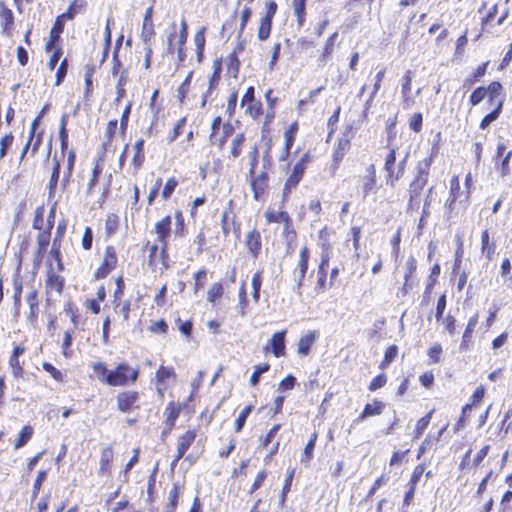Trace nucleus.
Returning a JSON list of instances; mask_svg holds the SVG:
<instances>
[{"label": "nucleus", "instance_id": "obj_1", "mask_svg": "<svg viewBox=\"0 0 512 512\" xmlns=\"http://www.w3.org/2000/svg\"><path fill=\"white\" fill-rule=\"evenodd\" d=\"M432 162V156H428L419 161L416 166L417 174L409 187V206L411 208L419 207V197L428 182L429 170Z\"/></svg>", "mask_w": 512, "mask_h": 512}, {"label": "nucleus", "instance_id": "obj_2", "mask_svg": "<svg viewBox=\"0 0 512 512\" xmlns=\"http://www.w3.org/2000/svg\"><path fill=\"white\" fill-rule=\"evenodd\" d=\"M138 375V369H134L126 363H121L114 370H110L106 378H100V381L109 386H126L129 382L135 383Z\"/></svg>", "mask_w": 512, "mask_h": 512}, {"label": "nucleus", "instance_id": "obj_3", "mask_svg": "<svg viewBox=\"0 0 512 512\" xmlns=\"http://www.w3.org/2000/svg\"><path fill=\"white\" fill-rule=\"evenodd\" d=\"M309 160L308 154L302 155L299 161L294 165L292 173L287 178L284 186V195L288 194L292 189L296 188L303 177L306 164Z\"/></svg>", "mask_w": 512, "mask_h": 512}, {"label": "nucleus", "instance_id": "obj_4", "mask_svg": "<svg viewBox=\"0 0 512 512\" xmlns=\"http://www.w3.org/2000/svg\"><path fill=\"white\" fill-rule=\"evenodd\" d=\"M265 217L268 223L283 224L284 234L287 238H289L290 235L295 236V231L292 229V220L287 212L269 208L265 213Z\"/></svg>", "mask_w": 512, "mask_h": 512}, {"label": "nucleus", "instance_id": "obj_5", "mask_svg": "<svg viewBox=\"0 0 512 512\" xmlns=\"http://www.w3.org/2000/svg\"><path fill=\"white\" fill-rule=\"evenodd\" d=\"M139 393L136 391H125L117 396V406L121 412L127 413L132 409L139 408Z\"/></svg>", "mask_w": 512, "mask_h": 512}, {"label": "nucleus", "instance_id": "obj_6", "mask_svg": "<svg viewBox=\"0 0 512 512\" xmlns=\"http://www.w3.org/2000/svg\"><path fill=\"white\" fill-rule=\"evenodd\" d=\"M413 73L407 70L401 78L402 105L404 109H410L415 104V99L411 97V84Z\"/></svg>", "mask_w": 512, "mask_h": 512}, {"label": "nucleus", "instance_id": "obj_7", "mask_svg": "<svg viewBox=\"0 0 512 512\" xmlns=\"http://www.w3.org/2000/svg\"><path fill=\"white\" fill-rule=\"evenodd\" d=\"M117 265V256L113 247H107L102 265L96 272L97 278L106 277Z\"/></svg>", "mask_w": 512, "mask_h": 512}, {"label": "nucleus", "instance_id": "obj_8", "mask_svg": "<svg viewBox=\"0 0 512 512\" xmlns=\"http://www.w3.org/2000/svg\"><path fill=\"white\" fill-rule=\"evenodd\" d=\"M268 187V175L265 172H261L255 176L251 181V189L253 191V197L256 201H260L266 192Z\"/></svg>", "mask_w": 512, "mask_h": 512}, {"label": "nucleus", "instance_id": "obj_9", "mask_svg": "<svg viewBox=\"0 0 512 512\" xmlns=\"http://www.w3.org/2000/svg\"><path fill=\"white\" fill-rule=\"evenodd\" d=\"M318 337L319 334L317 331H310L301 337L297 345V353L302 357L307 356L310 352V348L314 345Z\"/></svg>", "mask_w": 512, "mask_h": 512}, {"label": "nucleus", "instance_id": "obj_10", "mask_svg": "<svg viewBox=\"0 0 512 512\" xmlns=\"http://www.w3.org/2000/svg\"><path fill=\"white\" fill-rule=\"evenodd\" d=\"M196 431L188 430L178 438L177 442V459H181L196 438Z\"/></svg>", "mask_w": 512, "mask_h": 512}, {"label": "nucleus", "instance_id": "obj_11", "mask_svg": "<svg viewBox=\"0 0 512 512\" xmlns=\"http://www.w3.org/2000/svg\"><path fill=\"white\" fill-rule=\"evenodd\" d=\"M152 15L153 7H149L144 15L143 26L141 31V39L145 44H148L154 35Z\"/></svg>", "mask_w": 512, "mask_h": 512}, {"label": "nucleus", "instance_id": "obj_12", "mask_svg": "<svg viewBox=\"0 0 512 512\" xmlns=\"http://www.w3.org/2000/svg\"><path fill=\"white\" fill-rule=\"evenodd\" d=\"M245 243L252 256L257 258L262 247L260 232L256 229L250 231L246 236Z\"/></svg>", "mask_w": 512, "mask_h": 512}, {"label": "nucleus", "instance_id": "obj_13", "mask_svg": "<svg viewBox=\"0 0 512 512\" xmlns=\"http://www.w3.org/2000/svg\"><path fill=\"white\" fill-rule=\"evenodd\" d=\"M417 269V261L413 256H409L405 264L404 285L401 289L406 294L408 289L413 286V274Z\"/></svg>", "mask_w": 512, "mask_h": 512}, {"label": "nucleus", "instance_id": "obj_14", "mask_svg": "<svg viewBox=\"0 0 512 512\" xmlns=\"http://www.w3.org/2000/svg\"><path fill=\"white\" fill-rule=\"evenodd\" d=\"M328 263H329V257L327 256V254H325L322 257V260H321L319 268H318V280H317V286L315 288L317 293H323L330 287V286H327V284H326V276H327L326 267L328 266Z\"/></svg>", "mask_w": 512, "mask_h": 512}, {"label": "nucleus", "instance_id": "obj_15", "mask_svg": "<svg viewBox=\"0 0 512 512\" xmlns=\"http://www.w3.org/2000/svg\"><path fill=\"white\" fill-rule=\"evenodd\" d=\"M285 336L286 330L276 332L273 334L270 344L272 346L273 354L275 357H281L285 355Z\"/></svg>", "mask_w": 512, "mask_h": 512}, {"label": "nucleus", "instance_id": "obj_16", "mask_svg": "<svg viewBox=\"0 0 512 512\" xmlns=\"http://www.w3.org/2000/svg\"><path fill=\"white\" fill-rule=\"evenodd\" d=\"M376 185V171L373 164L369 165L366 170V175L362 178V189L364 197H367L369 193L375 188Z\"/></svg>", "mask_w": 512, "mask_h": 512}, {"label": "nucleus", "instance_id": "obj_17", "mask_svg": "<svg viewBox=\"0 0 512 512\" xmlns=\"http://www.w3.org/2000/svg\"><path fill=\"white\" fill-rule=\"evenodd\" d=\"M171 230V217L166 216L161 221L157 222L155 225V231L158 237V240L165 244L166 239L168 238Z\"/></svg>", "mask_w": 512, "mask_h": 512}, {"label": "nucleus", "instance_id": "obj_18", "mask_svg": "<svg viewBox=\"0 0 512 512\" xmlns=\"http://www.w3.org/2000/svg\"><path fill=\"white\" fill-rule=\"evenodd\" d=\"M385 405L383 402L374 400L373 403H368L365 405L363 411L358 416L357 421H362L369 416L380 415L384 409Z\"/></svg>", "mask_w": 512, "mask_h": 512}, {"label": "nucleus", "instance_id": "obj_19", "mask_svg": "<svg viewBox=\"0 0 512 512\" xmlns=\"http://www.w3.org/2000/svg\"><path fill=\"white\" fill-rule=\"evenodd\" d=\"M174 375V369L172 367L160 366L156 372V380L159 384L158 393L162 396L166 390V386H162L168 379Z\"/></svg>", "mask_w": 512, "mask_h": 512}, {"label": "nucleus", "instance_id": "obj_20", "mask_svg": "<svg viewBox=\"0 0 512 512\" xmlns=\"http://www.w3.org/2000/svg\"><path fill=\"white\" fill-rule=\"evenodd\" d=\"M0 20L3 32L9 34L14 24V15L11 9L1 6L0 8Z\"/></svg>", "mask_w": 512, "mask_h": 512}, {"label": "nucleus", "instance_id": "obj_21", "mask_svg": "<svg viewBox=\"0 0 512 512\" xmlns=\"http://www.w3.org/2000/svg\"><path fill=\"white\" fill-rule=\"evenodd\" d=\"M459 193H460L459 177L453 176L450 181V195L445 204V206L448 208L449 211L453 210V205L456 202Z\"/></svg>", "mask_w": 512, "mask_h": 512}, {"label": "nucleus", "instance_id": "obj_22", "mask_svg": "<svg viewBox=\"0 0 512 512\" xmlns=\"http://www.w3.org/2000/svg\"><path fill=\"white\" fill-rule=\"evenodd\" d=\"M396 162V150L392 148L389 152V154L386 157L384 169L388 175L387 183L391 185V180L394 178V173L396 170L395 166Z\"/></svg>", "mask_w": 512, "mask_h": 512}, {"label": "nucleus", "instance_id": "obj_23", "mask_svg": "<svg viewBox=\"0 0 512 512\" xmlns=\"http://www.w3.org/2000/svg\"><path fill=\"white\" fill-rule=\"evenodd\" d=\"M245 142V135L243 133L237 134L231 142L230 158H238L242 152V147Z\"/></svg>", "mask_w": 512, "mask_h": 512}, {"label": "nucleus", "instance_id": "obj_24", "mask_svg": "<svg viewBox=\"0 0 512 512\" xmlns=\"http://www.w3.org/2000/svg\"><path fill=\"white\" fill-rule=\"evenodd\" d=\"M330 234H331V232L326 227L321 229L319 232L320 246L322 248L321 258L325 254H327V256L330 258V251L332 248V245L329 241Z\"/></svg>", "mask_w": 512, "mask_h": 512}, {"label": "nucleus", "instance_id": "obj_25", "mask_svg": "<svg viewBox=\"0 0 512 512\" xmlns=\"http://www.w3.org/2000/svg\"><path fill=\"white\" fill-rule=\"evenodd\" d=\"M86 6L85 0H74L68 10L63 13L61 16H64V19L72 20L78 13L82 12Z\"/></svg>", "mask_w": 512, "mask_h": 512}, {"label": "nucleus", "instance_id": "obj_26", "mask_svg": "<svg viewBox=\"0 0 512 512\" xmlns=\"http://www.w3.org/2000/svg\"><path fill=\"white\" fill-rule=\"evenodd\" d=\"M32 435H33V428L29 425L24 426L21 429L17 439L14 442V448L19 449V448L23 447L24 445H26V443L31 439Z\"/></svg>", "mask_w": 512, "mask_h": 512}, {"label": "nucleus", "instance_id": "obj_27", "mask_svg": "<svg viewBox=\"0 0 512 512\" xmlns=\"http://www.w3.org/2000/svg\"><path fill=\"white\" fill-rule=\"evenodd\" d=\"M272 28V20L269 17H262L260 20V25L258 29V39L260 41H265L269 38L270 32Z\"/></svg>", "mask_w": 512, "mask_h": 512}, {"label": "nucleus", "instance_id": "obj_28", "mask_svg": "<svg viewBox=\"0 0 512 512\" xmlns=\"http://www.w3.org/2000/svg\"><path fill=\"white\" fill-rule=\"evenodd\" d=\"M180 489L181 485L179 483H173L172 489L169 492L167 512H175V509L178 504Z\"/></svg>", "mask_w": 512, "mask_h": 512}, {"label": "nucleus", "instance_id": "obj_29", "mask_svg": "<svg viewBox=\"0 0 512 512\" xmlns=\"http://www.w3.org/2000/svg\"><path fill=\"white\" fill-rule=\"evenodd\" d=\"M113 460V450L111 447H105L101 451V459H100V472L105 474L108 472L109 464Z\"/></svg>", "mask_w": 512, "mask_h": 512}, {"label": "nucleus", "instance_id": "obj_30", "mask_svg": "<svg viewBox=\"0 0 512 512\" xmlns=\"http://www.w3.org/2000/svg\"><path fill=\"white\" fill-rule=\"evenodd\" d=\"M481 244L482 253L485 254L488 259H490L495 252V244L490 242V237L487 230L482 232Z\"/></svg>", "mask_w": 512, "mask_h": 512}, {"label": "nucleus", "instance_id": "obj_31", "mask_svg": "<svg viewBox=\"0 0 512 512\" xmlns=\"http://www.w3.org/2000/svg\"><path fill=\"white\" fill-rule=\"evenodd\" d=\"M316 441H317V433L314 432L311 435L308 443L306 444V446L304 448L303 456L301 458L302 463H307L313 458V451L315 449Z\"/></svg>", "mask_w": 512, "mask_h": 512}, {"label": "nucleus", "instance_id": "obj_32", "mask_svg": "<svg viewBox=\"0 0 512 512\" xmlns=\"http://www.w3.org/2000/svg\"><path fill=\"white\" fill-rule=\"evenodd\" d=\"M144 142V139H139L133 146L135 153L132 159V163L136 167H140L144 161Z\"/></svg>", "mask_w": 512, "mask_h": 512}, {"label": "nucleus", "instance_id": "obj_33", "mask_svg": "<svg viewBox=\"0 0 512 512\" xmlns=\"http://www.w3.org/2000/svg\"><path fill=\"white\" fill-rule=\"evenodd\" d=\"M502 100H498L497 107L489 114H487L480 123L481 129H486L493 121H495L501 112L502 109Z\"/></svg>", "mask_w": 512, "mask_h": 512}, {"label": "nucleus", "instance_id": "obj_34", "mask_svg": "<svg viewBox=\"0 0 512 512\" xmlns=\"http://www.w3.org/2000/svg\"><path fill=\"white\" fill-rule=\"evenodd\" d=\"M434 201H435V198H434V187L431 186L428 189L427 194H426L425 199H424L422 217L420 219V222H423L425 218L430 216V207H431V204Z\"/></svg>", "mask_w": 512, "mask_h": 512}, {"label": "nucleus", "instance_id": "obj_35", "mask_svg": "<svg viewBox=\"0 0 512 512\" xmlns=\"http://www.w3.org/2000/svg\"><path fill=\"white\" fill-rule=\"evenodd\" d=\"M220 72H221V68L219 66L215 67V70L209 79V87H208L207 91L203 94L201 107H205V105L207 103V98H208L209 94L211 93V90L214 88V86L218 83V81L220 79Z\"/></svg>", "mask_w": 512, "mask_h": 512}, {"label": "nucleus", "instance_id": "obj_36", "mask_svg": "<svg viewBox=\"0 0 512 512\" xmlns=\"http://www.w3.org/2000/svg\"><path fill=\"white\" fill-rule=\"evenodd\" d=\"M434 411L432 409L427 415L418 420L415 429V439H418L429 426Z\"/></svg>", "mask_w": 512, "mask_h": 512}, {"label": "nucleus", "instance_id": "obj_37", "mask_svg": "<svg viewBox=\"0 0 512 512\" xmlns=\"http://www.w3.org/2000/svg\"><path fill=\"white\" fill-rule=\"evenodd\" d=\"M54 161L55 163L49 181V196H52L54 194L60 174V164L59 161L56 159V156H54Z\"/></svg>", "mask_w": 512, "mask_h": 512}, {"label": "nucleus", "instance_id": "obj_38", "mask_svg": "<svg viewBox=\"0 0 512 512\" xmlns=\"http://www.w3.org/2000/svg\"><path fill=\"white\" fill-rule=\"evenodd\" d=\"M292 6L298 23L302 25L305 18L306 0H293Z\"/></svg>", "mask_w": 512, "mask_h": 512}, {"label": "nucleus", "instance_id": "obj_39", "mask_svg": "<svg viewBox=\"0 0 512 512\" xmlns=\"http://www.w3.org/2000/svg\"><path fill=\"white\" fill-rule=\"evenodd\" d=\"M127 72L124 70L121 72L120 74V77L118 79V83H117V86H116V93H117V97L115 99V103L116 104H119L121 99L125 96V89H124V86L125 84L127 83Z\"/></svg>", "mask_w": 512, "mask_h": 512}, {"label": "nucleus", "instance_id": "obj_40", "mask_svg": "<svg viewBox=\"0 0 512 512\" xmlns=\"http://www.w3.org/2000/svg\"><path fill=\"white\" fill-rule=\"evenodd\" d=\"M270 369V365L268 363L265 364H258L254 366V372L252 373L250 377V384L252 386H256L259 383L260 376L267 372Z\"/></svg>", "mask_w": 512, "mask_h": 512}, {"label": "nucleus", "instance_id": "obj_41", "mask_svg": "<svg viewBox=\"0 0 512 512\" xmlns=\"http://www.w3.org/2000/svg\"><path fill=\"white\" fill-rule=\"evenodd\" d=\"M397 354L398 347L396 345L389 346L385 351L384 359L380 364V368L384 369L385 367L389 366L394 361Z\"/></svg>", "mask_w": 512, "mask_h": 512}, {"label": "nucleus", "instance_id": "obj_42", "mask_svg": "<svg viewBox=\"0 0 512 512\" xmlns=\"http://www.w3.org/2000/svg\"><path fill=\"white\" fill-rule=\"evenodd\" d=\"M65 25V19L64 16H58L56 18V21L50 31L49 37L52 38V40H58L60 38L61 33L64 30Z\"/></svg>", "mask_w": 512, "mask_h": 512}, {"label": "nucleus", "instance_id": "obj_43", "mask_svg": "<svg viewBox=\"0 0 512 512\" xmlns=\"http://www.w3.org/2000/svg\"><path fill=\"white\" fill-rule=\"evenodd\" d=\"M46 285L48 288L60 293L63 288V279L61 276L52 273L48 276Z\"/></svg>", "mask_w": 512, "mask_h": 512}, {"label": "nucleus", "instance_id": "obj_44", "mask_svg": "<svg viewBox=\"0 0 512 512\" xmlns=\"http://www.w3.org/2000/svg\"><path fill=\"white\" fill-rule=\"evenodd\" d=\"M205 30V27L201 28L199 31L196 32L194 36V43L197 49L198 57L202 56L205 47Z\"/></svg>", "mask_w": 512, "mask_h": 512}, {"label": "nucleus", "instance_id": "obj_45", "mask_svg": "<svg viewBox=\"0 0 512 512\" xmlns=\"http://www.w3.org/2000/svg\"><path fill=\"white\" fill-rule=\"evenodd\" d=\"M310 253L307 246L300 250L299 261L295 270L307 271Z\"/></svg>", "mask_w": 512, "mask_h": 512}, {"label": "nucleus", "instance_id": "obj_46", "mask_svg": "<svg viewBox=\"0 0 512 512\" xmlns=\"http://www.w3.org/2000/svg\"><path fill=\"white\" fill-rule=\"evenodd\" d=\"M348 148H349V141L348 140H339L337 148H336V150L334 152V156H333L334 157V161L336 163L340 162L343 159V157H344L346 151L348 150Z\"/></svg>", "mask_w": 512, "mask_h": 512}, {"label": "nucleus", "instance_id": "obj_47", "mask_svg": "<svg viewBox=\"0 0 512 512\" xmlns=\"http://www.w3.org/2000/svg\"><path fill=\"white\" fill-rule=\"evenodd\" d=\"M252 412V406H246L239 414L238 418L236 419V432H240L242 428L245 425L246 419L249 416V414Z\"/></svg>", "mask_w": 512, "mask_h": 512}, {"label": "nucleus", "instance_id": "obj_48", "mask_svg": "<svg viewBox=\"0 0 512 512\" xmlns=\"http://www.w3.org/2000/svg\"><path fill=\"white\" fill-rule=\"evenodd\" d=\"M477 324H478V314H475L468 321L467 327L463 334V344H465L471 338L472 333L474 332V329Z\"/></svg>", "mask_w": 512, "mask_h": 512}, {"label": "nucleus", "instance_id": "obj_49", "mask_svg": "<svg viewBox=\"0 0 512 512\" xmlns=\"http://www.w3.org/2000/svg\"><path fill=\"white\" fill-rule=\"evenodd\" d=\"M223 294V286L221 283H214L208 291L207 300L214 303L217 298Z\"/></svg>", "mask_w": 512, "mask_h": 512}, {"label": "nucleus", "instance_id": "obj_50", "mask_svg": "<svg viewBox=\"0 0 512 512\" xmlns=\"http://www.w3.org/2000/svg\"><path fill=\"white\" fill-rule=\"evenodd\" d=\"M118 216L115 214H110L107 216L105 221V229L108 235H112L116 232L118 227Z\"/></svg>", "mask_w": 512, "mask_h": 512}, {"label": "nucleus", "instance_id": "obj_51", "mask_svg": "<svg viewBox=\"0 0 512 512\" xmlns=\"http://www.w3.org/2000/svg\"><path fill=\"white\" fill-rule=\"evenodd\" d=\"M45 208L44 206H39L36 208L33 218V228L42 230L43 229V218H44Z\"/></svg>", "mask_w": 512, "mask_h": 512}, {"label": "nucleus", "instance_id": "obj_52", "mask_svg": "<svg viewBox=\"0 0 512 512\" xmlns=\"http://www.w3.org/2000/svg\"><path fill=\"white\" fill-rule=\"evenodd\" d=\"M51 230L42 229V231L37 236V244L40 250H45L50 242V233Z\"/></svg>", "mask_w": 512, "mask_h": 512}, {"label": "nucleus", "instance_id": "obj_53", "mask_svg": "<svg viewBox=\"0 0 512 512\" xmlns=\"http://www.w3.org/2000/svg\"><path fill=\"white\" fill-rule=\"evenodd\" d=\"M14 137L11 133L6 134L0 140V159L4 158L8 148L12 145Z\"/></svg>", "mask_w": 512, "mask_h": 512}, {"label": "nucleus", "instance_id": "obj_54", "mask_svg": "<svg viewBox=\"0 0 512 512\" xmlns=\"http://www.w3.org/2000/svg\"><path fill=\"white\" fill-rule=\"evenodd\" d=\"M487 90L484 87H478L476 88L471 96H470V102L473 106L479 104L486 96Z\"/></svg>", "mask_w": 512, "mask_h": 512}, {"label": "nucleus", "instance_id": "obj_55", "mask_svg": "<svg viewBox=\"0 0 512 512\" xmlns=\"http://www.w3.org/2000/svg\"><path fill=\"white\" fill-rule=\"evenodd\" d=\"M423 116L421 113H414L409 120V127L418 133L422 130Z\"/></svg>", "mask_w": 512, "mask_h": 512}, {"label": "nucleus", "instance_id": "obj_56", "mask_svg": "<svg viewBox=\"0 0 512 512\" xmlns=\"http://www.w3.org/2000/svg\"><path fill=\"white\" fill-rule=\"evenodd\" d=\"M177 185L178 181L175 178H169L162 191V198L167 200L172 195Z\"/></svg>", "mask_w": 512, "mask_h": 512}, {"label": "nucleus", "instance_id": "obj_57", "mask_svg": "<svg viewBox=\"0 0 512 512\" xmlns=\"http://www.w3.org/2000/svg\"><path fill=\"white\" fill-rule=\"evenodd\" d=\"M408 156H409V153H407L405 155V157L398 163L395 173H394V178H393V180H391L392 187L403 176Z\"/></svg>", "mask_w": 512, "mask_h": 512}, {"label": "nucleus", "instance_id": "obj_58", "mask_svg": "<svg viewBox=\"0 0 512 512\" xmlns=\"http://www.w3.org/2000/svg\"><path fill=\"white\" fill-rule=\"evenodd\" d=\"M306 273H307V271H301V270H294V272H293L294 282H295L294 291L297 294H301V287L303 285V281H304Z\"/></svg>", "mask_w": 512, "mask_h": 512}, {"label": "nucleus", "instance_id": "obj_59", "mask_svg": "<svg viewBox=\"0 0 512 512\" xmlns=\"http://www.w3.org/2000/svg\"><path fill=\"white\" fill-rule=\"evenodd\" d=\"M245 106H247L246 112L253 118L258 117L262 112V104L257 100Z\"/></svg>", "mask_w": 512, "mask_h": 512}, {"label": "nucleus", "instance_id": "obj_60", "mask_svg": "<svg viewBox=\"0 0 512 512\" xmlns=\"http://www.w3.org/2000/svg\"><path fill=\"white\" fill-rule=\"evenodd\" d=\"M26 302L28 303L30 307V314L33 316L36 313V310L38 308V299H37V291L33 290L31 291L27 297Z\"/></svg>", "mask_w": 512, "mask_h": 512}, {"label": "nucleus", "instance_id": "obj_61", "mask_svg": "<svg viewBox=\"0 0 512 512\" xmlns=\"http://www.w3.org/2000/svg\"><path fill=\"white\" fill-rule=\"evenodd\" d=\"M67 67H68L67 59L62 60L60 66L57 70V73H56V82H55L56 86H59L62 83L63 79L65 78V76L67 74Z\"/></svg>", "mask_w": 512, "mask_h": 512}, {"label": "nucleus", "instance_id": "obj_62", "mask_svg": "<svg viewBox=\"0 0 512 512\" xmlns=\"http://www.w3.org/2000/svg\"><path fill=\"white\" fill-rule=\"evenodd\" d=\"M43 368L46 372H48L53 379H55L56 381H62L63 380V373L56 369L52 364L50 363H44L43 364Z\"/></svg>", "mask_w": 512, "mask_h": 512}, {"label": "nucleus", "instance_id": "obj_63", "mask_svg": "<svg viewBox=\"0 0 512 512\" xmlns=\"http://www.w3.org/2000/svg\"><path fill=\"white\" fill-rule=\"evenodd\" d=\"M387 382V377L385 374H380L376 376L369 385L370 391H375L381 387H383Z\"/></svg>", "mask_w": 512, "mask_h": 512}, {"label": "nucleus", "instance_id": "obj_64", "mask_svg": "<svg viewBox=\"0 0 512 512\" xmlns=\"http://www.w3.org/2000/svg\"><path fill=\"white\" fill-rule=\"evenodd\" d=\"M424 470L425 467L423 464L417 465L413 470L409 485L416 486L420 478L422 477Z\"/></svg>", "mask_w": 512, "mask_h": 512}]
</instances>
